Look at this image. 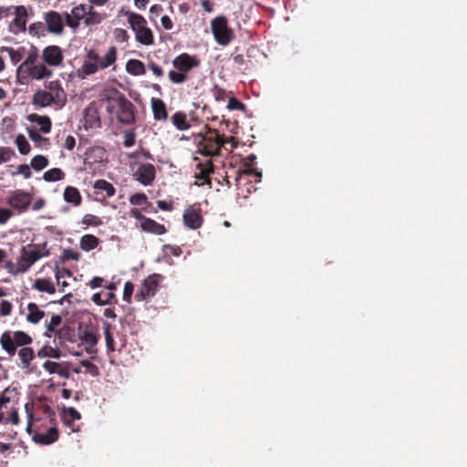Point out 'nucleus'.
Wrapping results in <instances>:
<instances>
[{
  "label": "nucleus",
  "mask_w": 467,
  "mask_h": 467,
  "mask_svg": "<svg viewBox=\"0 0 467 467\" xmlns=\"http://www.w3.org/2000/svg\"><path fill=\"white\" fill-rule=\"evenodd\" d=\"M198 150L195 151L196 154H201L205 157L219 156L221 149L228 141L234 140V138H225L223 134H220L218 130L207 128L204 133L198 135Z\"/></svg>",
  "instance_id": "1"
},
{
  "label": "nucleus",
  "mask_w": 467,
  "mask_h": 467,
  "mask_svg": "<svg viewBox=\"0 0 467 467\" xmlns=\"http://www.w3.org/2000/svg\"><path fill=\"white\" fill-rule=\"evenodd\" d=\"M49 254L47 243L29 244L23 246L20 251V256L17 259L16 272L22 274L27 272L36 262Z\"/></svg>",
  "instance_id": "2"
},
{
  "label": "nucleus",
  "mask_w": 467,
  "mask_h": 467,
  "mask_svg": "<svg viewBox=\"0 0 467 467\" xmlns=\"http://www.w3.org/2000/svg\"><path fill=\"white\" fill-rule=\"evenodd\" d=\"M109 101L111 102L112 105L111 107H108V111H111V109L115 108V113L119 122L125 125L135 123V106L122 93L118 92V95L115 98L109 99Z\"/></svg>",
  "instance_id": "3"
},
{
  "label": "nucleus",
  "mask_w": 467,
  "mask_h": 467,
  "mask_svg": "<svg viewBox=\"0 0 467 467\" xmlns=\"http://www.w3.org/2000/svg\"><path fill=\"white\" fill-rule=\"evenodd\" d=\"M128 22L131 29L135 32L136 40L145 46H150L154 42V37L150 28L147 26L145 18L136 13H127Z\"/></svg>",
  "instance_id": "4"
},
{
  "label": "nucleus",
  "mask_w": 467,
  "mask_h": 467,
  "mask_svg": "<svg viewBox=\"0 0 467 467\" xmlns=\"http://www.w3.org/2000/svg\"><path fill=\"white\" fill-rule=\"evenodd\" d=\"M33 341L32 337L24 331H15L13 337L8 331L4 332L0 337L2 348L10 355L14 356L16 347H26Z\"/></svg>",
  "instance_id": "5"
},
{
  "label": "nucleus",
  "mask_w": 467,
  "mask_h": 467,
  "mask_svg": "<svg viewBox=\"0 0 467 467\" xmlns=\"http://www.w3.org/2000/svg\"><path fill=\"white\" fill-rule=\"evenodd\" d=\"M211 27L216 42L221 46H227L234 38V31L228 26L225 16H217L211 22Z\"/></svg>",
  "instance_id": "6"
},
{
  "label": "nucleus",
  "mask_w": 467,
  "mask_h": 467,
  "mask_svg": "<svg viewBox=\"0 0 467 467\" xmlns=\"http://www.w3.org/2000/svg\"><path fill=\"white\" fill-rule=\"evenodd\" d=\"M161 275L153 274L149 275L142 283L140 289L136 293L137 301L148 300L155 296L159 288Z\"/></svg>",
  "instance_id": "7"
},
{
  "label": "nucleus",
  "mask_w": 467,
  "mask_h": 467,
  "mask_svg": "<svg viewBox=\"0 0 467 467\" xmlns=\"http://www.w3.org/2000/svg\"><path fill=\"white\" fill-rule=\"evenodd\" d=\"M32 202V195L23 190H16L11 192L6 202L19 213H25Z\"/></svg>",
  "instance_id": "8"
},
{
  "label": "nucleus",
  "mask_w": 467,
  "mask_h": 467,
  "mask_svg": "<svg viewBox=\"0 0 467 467\" xmlns=\"http://www.w3.org/2000/svg\"><path fill=\"white\" fill-rule=\"evenodd\" d=\"M83 159L85 165L93 167L107 161V151L101 146H92L85 151Z\"/></svg>",
  "instance_id": "9"
},
{
  "label": "nucleus",
  "mask_w": 467,
  "mask_h": 467,
  "mask_svg": "<svg viewBox=\"0 0 467 467\" xmlns=\"http://www.w3.org/2000/svg\"><path fill=\"white\" fill-rule=\"evenodd\" d=\"M46 91L49 93L55 100V106L62 108L67 103V94L58 80L46 81L44 84Z\"/></svg>",
  "instance_id": "10"
},
{
  "label": "nucleus",
  "mask_w": 467,
  "mask_h": 467,
  "mask_svg": "<svg viewBox=\"0 0 467 467\" xmlns=\"http://www.w3.org/2000/svg\"><path fill=\"white\" fill-rule=\"evenodd\" d=\"M200 65L199 60L188 53H182L172 60V66L175 69L188 74L192 68Z\"/></svg>",
  "instance_id": "11"
},
{
  "label": "nucleus",
  "mask_w": 467,
  "mask_h": 467,
  "mask_svg": "<svg viewBox=\"0 0 467 467\" xmlns=\"http://www.w3.org/2000/svg\"><path fill=\"white\" fill-rule=\"evenodd\" d=\"M87 5L84 4H80L72 8L71 13H65V23L67 26L72 29H77L81 20H85Z\"/></svg>",
  "instance_id": "12"
},
{
  "label": "nucleus",
  "mask_w": 467,
  "mask_h": 467,
  "mask_svg": "<svg viewBox=\"0 0 467 467\" xmlns=\"http://www.w3.org/2000/svg\"><path fill=\"white\" fill-rule=\"evenodd\" d=\"M44 19L47 31L55 35H61L64 30L61 15L57 11H48L45 13Z\"/></svg>",
  "instance_id": "13"
},
{
  "label": "nucleus",
  "mask_w": 467,
  "mask_h": 467,
  "mask_svg": "<svg viewBox=\"0 0 467 467\" xmlns=\"http://www.w3.org/2000/svg\"><path fill=\"white\" fill-rule=\"evenodd\" d=\"M27 11L24 5L15 7V18L9 25V30L13 34H18L26 30Z\"/></svg>",
  "instance_id": "14"
},
{
  "label": "nucleus",
  "mask_w": 467,
  "mask_h": 467,
  "mask_svg": "<svg viewBox=\"0 0 467 467\" xmlns=\"http://www.w3.org/2000/svg\"><path fill=\"white\" fill-rule=\"evenodd\" d=\"M101 126L99 109L94 102L90 103L84 110V128L98 129Z\"/></svg>",
  "instance_id": "15"
},
{
  "label": "nucleus",
  "mask_w": 467,
  "mask_h": 467,
  "mask_svg": "<svg viewBox=\"0 0 467 467\" xmlns=\"http://www.w3.org/2000/svg\"><path fill=\"white\" fill-rule=\"evenodd\" d=\"M195 178L202 181V184L211 185L210 175L214 172V167L211 160L205 161H198L195 166Z\"/></svg>",
  "instance_id": "16"
},
{
  "label": "nucleus",
  "mask_w": 467,
  "mask_h": 467,
  "mask_svg": "<svg viewBox=\"0 0 467 467\" xmlns=\"http://www.w3.org/2000/svg\"><path fill=\"white\" fill-rule=\"evenodd\" d=\"M136 179L143 185L148 186L152 183L156 176V170L151 163H144L139 166L136 173Z\"/></svg>",
  "instance_id": "17"
},
{
  "label": "nucleus",
  "mask_w": 467,
  "mask_h": 467,
  "mask_svg": "<svg viewBox=\"0 0 467 467\" xmlns=\"http://www.w3.org/2000/svg\"><path fill=\"white\" fill-rule=\"evenodd\" d=\"M43 60L49 66H59L63 61L61 48L57 46H48L43 50Z\"/></svg>",
  "instance_id": "18"
},
{
  "label": "nucleus",
  "mask_w": 467,
  "mask_h": 467,
  "mask_svg": "<svg viewBox=\"0 0 467 467\" xmlns=\"http://www.w3.org/2000/svg\"><path fill=\"white\" fill-rule=\"evenodd\" d=\"M59 432L56 426L50 427L46 432L35 431L32 439L36 443L49 445L58 440Z\"/></svg>",
  "instance_id": "19"
},
{
  "label": "nucleus",
  "mask_w": 467,
  "mask_h": 467,
  "mask_svg": "<svg viewBox=\"0 0 467 467\" xmlns=\"http://www.w3.org/2000/svg\"><path fill=\"white\" fill-rule=\"evenodd\" d=\"M184 224L191 229H198L202 223V216L199 210L189 207L183 213Z\"/></svg>",
  "instance_id": "20"
},
{
  "label": "nucleus",
  "mask_w": 467,
  "mask_h": 467,
  "mask_svg": "<svg viewBox=\"0 0 467 467\" xmlns=\"http://www.w3.org/2000/svg\"><path fill=\"white\" fill-rule=\"evenodd\" d=\"M80 413L75 408H64L61 411L63 423L71 429L73 432L79 431V428L75 426V421L80 420Z\"/></svg>",
  "instance_id": "21"
},
{
  "label": "nucleus",
  "mask_w": 467,
  "mask_h": 467,
  "mask_svg": "<svg viewBox=\"0 0 467 467\" xmlns=\"http://www.w3.org/2000/svg\"><path fill=\"white\" fill-rule=\"evenodd\" d=\"M99 60V54L93 50V49H90L87 56H86V60L84 61L83 65H82V72L85 74V75H92L94 74L95 72L98 71V69L99 68V66L98 64Z\"/></svg>",
  "instance_id": "22"
},
{
  "label": "nucleus",
  "mask_w": 467,
  "mask_h": 467,
  "mask_svg": "<svg viewBox=\"0 0 467 467\" xmlns=\"http://www.w3.org/2000/svg\"><path fill=\"white\" fill-rule=\"evenodd\" d=\"M140 228L144 232L150 233L156 235H161L166 233V228L163 224H161L148 217L144 219L143 223H140Z\"/></svg>",
  "instance_id": "23"
},
{
  "label": "nucleus",
  "mask_w": 467,
  "mask_h": 467,
  "mask_svg": "<svg viewBox=\"0 0 467 467\" xmlns=\"http://www.w3.org/2000/svg\"><path fill=\"white\" fill-rule=\"evenodd\" d=\"M27 119L30 122L36 123L43 133H49L52 127L51 119L48 116H40L36 113L29 114Z\"/></svg>",
  "instance_id": "24"
},
{
  "label": "nucleus",
  "mask_w": 467,
  "mask_h": 467,
  "mask_svg": "<svg viewBox=\"0 0 467 467\" xmlns=\"http://www.w3.org/2000/svg\"><path fill=\"white\" fill-rule=\"evenodd\" d=\"M62 324V317L59 315H53L49 323L47 324V331L46 336L48 337H61V331L58 328L60 325Z\"/></svg>",
  "instance_id": "25"
},
{
  "label": "nucleus",
  "mask_w": 467,
  "mask_h": 467,
  "mask_svg": "<svg viewBox=\"0 0 467 467\" xmlns=\"http://www.w3.org/2000/svg\"><path fill=\"white\" fill-rule=\"evenodd\" d=\"M33 104L45 108L50 105H55L54 98L46 90H37L33 96Z\"/></svg>",
  "instance_id": "26"
},
{
  "label": "nucleus",
  "mask_w": 467,
  "mask_h": 467,
  "mask_svg": "<svg viewBox=\"0 0 467 467\" xmlns=\"http://www.w3.org/2000/svg\"><path fill=\"white\" fill-rule=\"evenodd\" d=\"M94 190L97 195L105 193L104 197H112L116 192L114 186L103 179L95 182Z\"/></svg>",
  "instance_id": "27"
},
{
  "label": "nucleus",
  "mask_w": 467,
  "mask_h": 467,
  "mask_svg": "<svg viewBox=\"0 0 467 467\" xmlns=\"http://www.w3.org/2000/svg\"><path fill=\"white\" fill-rule=\"evenodd\" d=\"M151 108L156 120H165L168 118L166 105L161 99L153 98L151 99Z\"/></svg>",
  "instance_id": "28"
},
{
  "label": "nucleus",
  "mask_w": 467,
  "mask_h": 467,
  "mask_svg": "<svg viewBox=\"0 0 467 467\" xmlns=\"http://www.w3.org/2000/svg\"><path fill=\"white\" fill-rule=\"evenodd\" d=\"M27 310L26 320L29 323L37 324L45 317V312L40 310L36 303H29Z\"/></svg>",
  "instance_id": "29"
},
{
  "label": "nucleus",
  "mask_w": 467,
  "mask_h": 467,
  "mask_svg": "<svg viewBox=\"0 0 467 467\" xmlns=\"http://www.w3.org/2000/svg\"><path fill=\"white\" fill-rule=\"evenodd\" d=\"M28 75L35 79H42L52 75V71L45 65L39 64L28 68Z\"/></svg>",
  "instance_id": "30"
},
{
  "label": "nucleus",
  "mask_w": 467,
  "mask_h": 467,
  "mask_svg": "<svg viewBox=\"0 0 467 467\" xmlns=\"http://www.w3.org/2000/svg\"><path fill=\"white\" fill-rule=\"evenodd\" d=\"M33 288L39 292H46L51 295L55 294L56 292L54 283L51 280L46 278L36 279L33 284Z\"/></svg>",
  "instance_id": "31"
},
{
  "label": "nucleus",
  "mask_w": 467,
  "mask_h": 467,
  "mask_svg": "<svg viewBox=\"0 0 467 467\" xmlns=\"http://www.w3.org/2000/svg\"><path fill=\"white\" fill-rule=\"evenodd\" d=\"M64 200L75 206H78L81 203L82 198L76 187L67 186L64 191Z\"/></svg>",
  "instance_id": "32"
},
{
  "label": "nucleus",
  "mask_w": 467,
  "mask_h": 467,
  "mask_svg": "<svg viewBox=\"0 0 467 467\" xmlns=\"http://www.w3.org/2000/svg\"><path fill=\"white\" fill-rule=\"evenodd\" d=\"M126 70L133 76H141L146 73L145 65L139 59H130L126 63Z\"/></svg>",
  "instance_id": "33"
},
{
  "label": "nucleus",
  "mask_w": 467,
  "mask_h": 467,
  "mask_svg": "<svg viewBox=\"0 0 467 467\" xmlns=\"http://www.w3.org/2000/svg\"><path fill=\"white\" fill-rule=\"evenodd\" d=\"M85 20L83 22L86 26L99 25L103 20L102 15L94 10L92 5H89L88 7L87 6Z\"/></svg>",
  "instance_id": "34"
},
{
  "label": "nucleus",
  "mask_w": 467,
  "mask_h": 467,
  "mask_svg": "<svg viewBox=\"0 0 467 467\" xmlns=\"http://www.w3.org/2000/svg\"><path fill=\"white\" fill-rule=\"evenodd\" d=\"M99 244V239L93 234H85L79 242L80 248L85 252L95 249Z\"/></svg>",
  "instance_id": "35"
},
{
  "label": "nucleus",
  "mask_w": 467,
  "mask_h": 467,
  "mask_svg": "<svg viewBox=\"0 0 467 467\" xmlns=\"http://www.w3.org/2000/svg\"><path fill=\"white\" fill-rule=\"evenodd\" d=\"M117 58V49L115 47H110L108 50L107 54L103 57H99V60L98 62L99 68L104 69L113 65Z\"/></svg>",
  "instance_id": "36"
},
{
  "label": "nucleus",
  "mask_w": 467,
  "mask_h": 467,
  "mask_svg": "<svg viewBox=\"0 0 467 467\" xmlns=\"http://www.w3.org/2000/svg\"><path fill=\"white\" fill-rule=\"evenodd\" d=\"M171 121L179 130H186L191 127L187 121L186 114L182 111L175 112L171 117Z\"/></svg>",
  "instance_id": "37"
},
{
  "label": "nucleus",
  "mask_w": 467,
  "mask_h": 467,
  "mask_svg": "<svg viewBox=\"0 0 467 467\" xmlns=\"http://www.w3.org/2000/svg\"><path fill=\"white\" fill-rule=\"evenodd\" d=\"M18 356L22 363V368H27L30 367L31 361L35 358V352L29 347H23L18 351Z\"/></svg>",
  "instance_id": "38"
},
{
  "label": "nucleus",
  "mask_w": 467,
  "mask_h": 467,
  "mask_svg": "<svg viewBox=\"0 0 467 467\" xmlns=\"http://www.w3.org/2000/svg\"><path fill=\"white\" fill-rule=\"evenodd\" d=\"M37 356L39 358L48 357L53 358H59L61 357V350L57 348L45 345L38 350Z\"/></svg>",
  "instance_id": "39"
},
{
  "label": "nucleus",
  "mask_w": 467,
  "mask_h": 467,
  "mask_svg": "<svg viewBox=\"0 0 467 467\" xmlns=\"http://www.w3.org/2000/svg\"><path fill=\"white\" fill-rule=\"evenodd\" d=\"M43 368L49 373H57L60 376L67 377V371L59 364L54 361H46L43 364Z\"/></svg>",
  "instance_id": "40"
},
{
  "label": "nucleus",
  "mask_w": 467,
  "mask_h": 467,
  "mask_svg": "<svg viewBox=\"0 0 467 467\" xmlns=\"http://www.w3.org/2000/svg\"><path fill=\"white\" fill-rule=\"evenodd\" d=\"M55 275H56L57 285L60 287V291L64 292L65 288L67 286H68V283L62 279L65 278L66 276H71L72 275L71 271L65 269V268H62V269L57 268Z\"/></svg>",
  "instance_id": "41"
},
{
  "label": "nucleus",
  "mask_w": 467,
  "mask_h": 467,
  "mask_svg": "<svg viewBox=\"0 0 467 467\" xmlns=\"http://www.w3.org/2000/svg\"><path fill=\"white\" fill-rule=\"evenodd\" d=\"M245 175L256 176V177H258V181H260L261 178H262V173L257 169L254 168L253 166L244 167L243 170H239L237 171V175H236V178H235L237 185L239 184V182L242 180V178L244 176H245Z\"/></svg>",
  "instance_id": "42"
},
{
  "label": "nucleus",
  "mask_w": 467,
  "mask_h": 467,
  "mask_svg": "<svg viewBox=\"0 0 467 467\" xmlns=\"http://www.w3.org/2000/svg\"><path fill=\"white\" fill-rule=\"evenodd\" d=\"M64 177L65 173L59 168H52L47 171L43 175V179L46 182H57L64 179Z\"/></svg>",
  "instance_id": "43"
},
{
  "label": "nucleus",
  "mask_w": 467,
  "mask_h": 467,
  "mask_svg": "<svg viewBox=\"0 0 467 467\" xmlns=\"http://www.w3.org/2000/svg\"><path fill=\"white\" fill-rule=\"evenodd\" d=\"M98 340L99 338L96 334L91 331H85L83 335V341L88 346V353L91 354L97 352L95 346L97 345Z\"/></svg>",
  "instance_id": "44"
},
{
  "label": "nucleus",
  "mask_w": 467,
  "mask_h": 467,
  "mask_svg": "<svg viewBox=\"0 0 467 467\" xmlns=\"http://www.w3.org/2000/svg\"><path fill=\"white\" fill-rule=\"evenodd\" d=\"M16 145L22 155H26L29 153L31 147L26 137L23 134H18L16 138Z\"/></svg>",
  "instance_id": "45"
},
{
  "label": "nucleus",
  "mask_w": 467,
  "mask_h": 467,
  "mask_svg": "<svg viewBox=\"0 0 467 467\" xmlns=\"http://www.w3.org/2000/svg\"><path fill=\"white\" fill-rule=\"evenodd\" d=\"M168 78L173 84H182L187 79V74L179 70H171L168 73Z\"/></svg>",
  "instance_id": "46"
},
{
  "label": "nucleus",
  "mask_w": 467,
  "mask_h": 467,
  "mask_svg": "<svg viewBox=\"0 0 467 467\" xmlns=\"http://www.w3.org/2000/svg\"><path fill=\"white\" fill-rule=\"evenodd\" d=\"M48 165V160L43 155H36L31 160V166L36 171H41Z\"/></svg>",
  "instance_id": "47"
},
{
  "label": "nucleus",
  "mask_w": 467,
  "mask_h": 467,
  "mask_svg": "<svg viewBox=\"0 0 467 467\" xmlns=\"http://www.w3.org/2000/svg\"><path fill=\"white\" fill-rule=\"evenodd\" d=\"M104 335L106 340V347L108 351L113 352L115 350L114 346V337L112 333L110 332V325L106 324L104 327Z\"/></svg>",
  "instance_id": "48"
},
{
  "label": "nucleus",
  "mask_w": 467,
  "mask_h": 467,
  "mask_svg": "<svg viewBox=\"0 0 467 467\" xmlns=\"http://www.w3.org/2000/svg\"><path fill=\"white\" fill-rule=\"evenodd\" d=\"M123 146L125 148L132 147L135 144L136 140V132L135 130H128L123 132Z\"/></svg>",
  "instance_id": "49"
},
{
  "label": "nucleus",
  "mask_w": 467,
  "mask_h": 467,
  "mask_svg": "<svg viewBox=\"0 0 467 467\" xmlns=\"http://www.w3.org/2000/svg\"><path fill=\"white\" fill-rule=\"evenodd\" d=\"M211 91L216 101L221 102L224 101L226 99H229L228 92L217 85H215Z\"/></svg>",
  "instance_id": "50"
},
{
  "label": "nucleus",
  "mask_w": 467,
  "mask_h": 467,
  "mask_svg": "<svg viewBox=\"0 0 467 467\" xmlns=\"http://www.w3.org/2000/svg\"><path fill=\"white\" fill-rule=\"evenodd\" d=\"M227 109L229 110H245V105L237 99L235 97L232 96L228 99Z\"/></svg>",
  "instance_id": "51"
},
{
  "label": "nucleus",
  "mask_w": 467,
  "mask_h": 467,
  "mask_svg": "<svg viewBox=\"0 0 467 467\" xmlns=\"http://www.w3.org/2000/svg\"><path fill=\"white\" fill-rule=\"evenodd\" d=\"M82 223L87 226H99L102 224V220L94 214H86L82 219Z\"/></svg>",
  "instance_id": "52"
},
{
  "label": "nucleus",
  "mask_w": 467,
  "mask_h": 467,
  "mask_svg": "<svg viewBox=\"0 0 467 467\" xmlns=\"http://www.w3.org/2000/svg\"><path fill=\"white\" fill-rule=\"evenodd\" d=\"M28 32L32 36H44L45 25L42 22H36L29 26Z\"/></svg>",
  "instance_id": "53"
},
{
  "label": "nucleus",
  "mask_w": 467,
  "mask_h": 467,
  "mask_svg": "<svg viewBox=\"0 0 467 467\" xmlns=\"http://www.w3.org/2000/svg\"><path fill=\"white\" fill-rule=\"evenodd\" d=\"M134 291V285L130 281H127L123 289V300L127 303L131 302V296Z\"/></svg>",
  "instance_id": "54"
},
{
  "label": "nucleus",
  "mask_w": 467,
  "mask_h": 467,
  "mask_svg": "<svg viewBox=\"0 0 467 467\" xmlns=\"http://www.w3.org/2000/svg\"><path fill=\"white\" fill-rule=\"evenodd\" d=\"M130 202L133 205H142L147 203L148 198L145 193L138 192L130 197Z\"/></svg>",
  "instance_id": "55"
},
{
  "label": "nucleus",
  "mask_w": 467,
  "mask_h": 467,
  "mask_svg": "<svg viewBox=\"0 0 467 467\" xmlns=\"http://www.w3.org/2000/svg\"><path fill=\"white\" fill-rule=\"evenodd\" d=\"M61 258L63 261H68V260L78 261L80 258V254L72 249H65L62 253Z\"/></svg>",
  "instance_id": "56"
},
{
  "label": "nucleus",
  "mask_w": 467,
  "mask_h": 467,
  "mask_svg": "<svg viewBox=\"0 0 467 467\" xmlns=\"http://www.w3.org/2000/svg\"><path fill=\"white\" fill-rule=\"evenodd\" d=\"M28 136L33 141L36 143H41L44 141L46 142L48 140L47 138H44L42 135H40L34 128H28Z\"/></svg>",
  "instance_id": "57"
},
{
  "label": "nucleus",
  "mask_w": 467,
  "mask_h": 467,
  "mask_svg": "<svg viewBox=\"0 0 467 467\" xmlns=\"http://www.w3.org/2000/svg\"><path fill=\"white\" fill-rule=\"evenodd\" d=\"M81 366L84 367L88 373H90L92 376H98L99 375V368L98 367L93 364L89 360H82L80 362Z\"/></svg>",
  "instance_id": "58"
},
{
  "label": "nucleus",
  "mask_w": 467,
  "mask_h": 467,
  "mask_svg": "<svg viewBox=\"0 0 467 467\" xmlns=\"http://www.w3.org/2000/svg\"><path fill=\"white\" fill-rule=\"evenodd\" d=\"M36 61L35 56H28V57L18 67L17 75H21L24 71V68L26 67L28 69L30 67L35 66L34 63Z\"/></svg>",
  "instance_id": "59"
},
{
  "label": "nucleus",
  "mask_w": 467,
  "mask_h": 467,
  "mask_svg": "<svg viewBox=\"0 0 467 467\" xmlns=\"http://www.w3.org/2000/svg\"><path fill=\"white\" fill-rule=\"evenodd\" d=\"M25 410L26 411L27 418H28V423H27V426H26V431H27L28 433H31L32 432V420H33V404L32 403H26L25 405Z\"/></svg>",
  "instance_id": "60"
},
{
  "label": "nucleus",
  "mask_w": 467,
  "mask_h": 467,
  "mask_svg": "<svg viewBox=\"0 0 467 467\" xmlns=\"http://www.w3.org/2000/svg\"><path fill=\"white\" fill-rule=\"evenodd\" d=\"M5 51H7L10 59L14 64H17L22 59V55L20 51L15 50L12 47H5Z\"/></svg>",
  "instance_id": "61"
},
{
  "label": "nucleus",
  "mask_w": 467,
  "mask_h": 467,
  "mask_svg": "<svg viewBox=\"0 0 467 467\" xmlns=\"http://www.w3.org/2000/svg\"><path fill=\"white\" fill-rule=\"evenodd\" d=\"M14 215V213L7 208H0V224H5Z\"/></svg>",
  "instance_id": "62"
},
{
  "label": "nucleus",
  "mask_w": 467,
  "mask_h": 467,
  "mask_svg": "<svg viewBox=\"0 0 467 467\" xmlns=\"http://www.w3.org/2000/svg\"><path fill=\"white\" fill-rule=\"evenodd\" d=\"M114 36L119 42L128 41L130 37L128 32L122 28H116L114 31Z\"/></svg>",
  "instance_id": "63"
},
{
  "label": "nucleus",
  "mask_w": 467,
  "mask_h": 467,
  "mask_svg": "<svg viewBox=\"0 0 467 467\" xmlns=\"http://www.w3.org/2000/svg\"><path fill=\"white\" fill-rule=\"evenodd\" d=\"M12 308H13V306L9 301L4 300L1 302L0 311H1L2 316L5 317V316L10 315L12 312Z\"/></svg>",
  "instance_id": "64"
}]
</instances>
